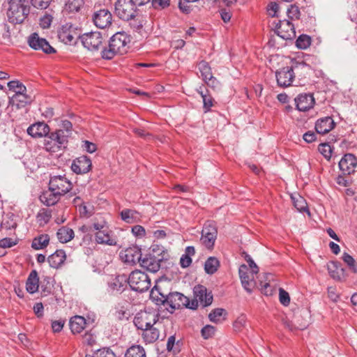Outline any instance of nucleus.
I'll use <instances>...</instances> for the list:
<instances>
[{
	"instance_id": "f257e3e1",
	"label": "nucleus",
	"mask_w": 357,
	"mask_h": 357,
	"mask_svg": "<svg viewBox=\"0 0 357 357\" xmlns=\"http://www.w3.org/2000/svg\"><path fill=\"white\" fill-rule=\"evenodd\" d=\"M239 277L243 289L251 294L257 285V280L259 282L261 291L266 295L272 294L275 284L273 283V276L265 273L261 275L258 269H238Z\"/></svg>"
},
{
	"instance_id": "f03ea898",
	"label": "nucleus",
	"mask_w": 357,
	"mask_h": 357,
	"mask_svg": "<svg viewBox=\"0 0 357 357\" xmlns=\"http://www.w3.org/2000/svg\"><path fill=\"white\" fill-rule=\"evenodd\" d=\"M130 38L124 32H117L109 40L108 48L102 51V57L112 59L116 54H123L127 52Z\"/></svg>"
},
{
	"instance_id": "7ed1b4c3",
	"label": "nucleus",
	"mask_w": 357,
	"mask_h": 357,
	"mask_svg": "<svg viewBox=\"0 0 357 357\" xmlns=\"http://www.w3.org/2000/svg\"><path fill=\"white\" fill-rule=\"evenodd\" d=\"M169 259V255L164 247L160 245H152L149 252L142 258L140 266L142 268H149L151 266L157 265L160 268L164 261Z\"/></svg>"
},
{
	"instance_id": "20e7f679",
	"label": "nucleus",
	"mask_w": 357,
	"mask_h": 357,
	"mask_svg": "<svg viewBox=\"0 0 357 357\" xmlns=\"http://www.w3.org/2000/svg\"><path fill=\"white\" fill-rule=\"evenodd\" d=\"M44 146L46 151L55 153L66 148L68 143V131L56 130L45 137Z\"/></svg>"
},
{
	"instance_id": "39448f33",
	"label": "nucleus",
	"mask_w": 357,
	"mask_h": 357,
	"mask_svg": "<svg viewBox=\"0 0 357 357\" xmlns=\"http://www.w3.org/2000/svg\"><path fill=\"white\" fill-rule=\"evenodd\" d=\"M24 1L10 0L7 16L10 22L20 24L24 22L29 13V8L24 5Z\"/></svg>"
},
{
	"instance_id": "423d86ee",
	"label": "nucleus",
	"mask_w": 357,
	"mask_h": 357,
	"mask_svg": "<svg viewBox=\"0 0 357 357\" xmlns=\"http://www.w3.org/2000/svg\"><path fill=\"white\" fill-rule=\"evenodd\" d=\"M128 284L132 290L144 292L150 288L151 280L146 273L140 269H135L130 274Z\"/></svg>"
},
{
	"instance_id": "0eeeda50",
	"label": "nucleus",
	"mask_w": 357,
	"mask_h": 357,
	"mask_svg": "<svg viewBox=\"0 0 357 357\" xmlns=\"http://www.w3.org/2000/svg\"><path fill=\"white\" fill-rule=\"evenodd\" d=\"M137 6L132 0H117L115 3V13L120 19L128 21L139 13Z\"/></svg>"
},
{
	"instance_id": "6e6552de",
	"label": "nucleus",
	"mask_w": 357,
	"mask_h": 357,
	"mask_svg": "<svg viewBox=\"0 0 357 357\" xmlns=\"http://www.w3.org/2000/svg\"><path fill=\"white\" fill-rule=\"evenodd\" d=\"M310 317V312L306 309H302L294 314L292 320L287 319L283 323L291 331L304 330L309 325Z\"/></svg>"
},
{
	"instance_id": "1a4fd4ad",
	"label": "nucleus",
	"mask_w": 357,
	"mask_h": 357,
	"mask_svg": "<svg viewBox=\"0 0 357 357\" xmlns=\"http://www.w3.org/2000/svg\"><path fill=\"white\" fill-rule=\"evenodd\" d=\"M159 314L154 310H144L138 312L134 318L135 326L142 331L146 330L158 321Z\"/></svg>"
},
{
	"instance_id": "9d476101",
	"label": "nucleus",
	"mask_w": 357,
	"mask_h": 357,
	"mask_svg": "<svg viewBox=\"0 0 357 357\" xmlns=\"http://www.w3.org/2000/svg\"><path fill=\"white\" fill-rule=\"evenodd\" d=\"M166 305H169L167 307L168 312L173 313L175 310L179 309L183 307L194 309V301L192 303V305H190V301L188 297L184 296L183 294L175 291L168 292Z\"/></svg>"
},
{
	"instance_id": "9b49d317",
	"label": "nucleus",
	"mask_w": 357,
	"mask_h": 357,
	"mask_svg": "<svg viewBox=\"0 0 357 357\" xmlns=\"http://www.w3.org/2000/svg\"><path fill=\"white\" fill-rule=\"evenodd\" d=\"M218 236V229L213 221L208 220L205 222L202 230L200 238L201 243L207 249L212 250Z\"/></svg>"
},
{
	"instance_id": "f8f14e48",
	"label": "nucleus",
	"mask_w": 357,
	"mask_h": 357,
	"mask_svg": "<svg viewBox=\"0 0 357 357\" xmlns=\"http://www.w3.org/2000/svg\"><path fill=\"white\" fill-rule=\"evenodd\" d=\"M80 38L84 47L91 51L98 50L103 41L102 36L98 31L86 33Z\"/></svg>"
},
{
	"instance_id": "ddd939ff",
	"label": "nucleus",
	"mask_w": 357,
	"mask_h": 357,
	"mask_svg": "<svg viewBox=\"0 0 357 357\" xmlns=\"http://www.w3.org/2000/svg\"><path fill=\"white\" fill-rule=\"evenodd\" d=\"M28 43L35 50H42L46 54L55 52V50L49 43L45 38H40L37 33H33L29 36Z\"/></svg>"
},
{
	"instance_id": "4468645a",
	"label": "nucleus",
	"mask_w": 357,
	"mask_h": 357,
	"mask_svg": "<svg viewBox=\"0 0 357 357\" xmlns=\"http://www.w3.org/2000/svg\"><path fill=\"white\" fill-rule=\"evenodd\" d=\"M49 185L50 189L63 195L71 189L72 183L64 176H54L51 177Z\"/></svg>"
},
{
	"instance_id": "2eb2a0df",
	"label": "nucleus",
	"mask_w": 357,
	"mask_h": 357,
	"mask_svg": "<svg viewBox=\"0 0 357 357\" xmlns=\"http://www.w3.org/2000/svg\"><path fill=\"white\" fill-rule=\"evenodd\" d=\"M121 260L130 266H134L139 262L140 264L142 257L141 249L137 246H132L120 252Z\"/></svg>"
},
{
	"instance_id": "dca6fc26",
	"label": "nucleus",
	"mask_w": 357,
	"mask_h": 357,
	"mask_svg": "<svg viewBox=\"0 0 357 357\" xmlns=\"http://www.w3.org/2000/svg\"><path fill=\"white\" fill-rule=\"evenodd\" d=\"M76 29L70 23L63 24L58 31L59 39L65 44H71L75 42L79 37Z\"/></svg>"
},
{
	"instance_id": "f3484780",
	"label": "nucleus",
	"mask_w": 357,
	"mask_h": 357,
	"mask_svg": "<svg viewBox=\"0 0 357 357\" xmlns=\"http://www.w3.org/2000/svg\"><path fill=\"white\" fill-rule=\"evenodd\" d=\"M275 28L277 34L284 40H291L296 36L294 26L289 20H279Z\"/></svg>"
},
{
	"instance_id": "a211bd4d",
	"label": "nucleus",
	"mask_w": 357,
	"mask_h": 357,
	"mask_svg": "<svg viewBox=\"0 0 357 357\" xmlns=\"http://www.w3.org/2000/svg\"><path fill=\"white\" fill-rule=\"evenodd\" d=\"M163 286V281L160 280L150 293V298L158 305H165L167 303V291L164 289Z\"/></svg>"
},
{
	"instance_id": "6ab92c4d",
	"label": "nucleus",
	"mask_w": 357,
	"mask_h": 357,
	"mask_svg": "<svg viewBox=\"0 0 357 357\" xmlns=\"http://www.w3.org/2000/svg\"><path fill=\"white\" fill-rule=\"evenodd\" d=\"M107 283L112 291L122 293L128 289V278L125 274L112 275Z\"/></svg>"
},
{
	"instance_id": "aec40b11",
	"label": "nucleus",
	"mask_w": 357,
	"mask_h": 357,
	"mask_svg": "<svg viewBox=\"0 0 357 357\" xmlns=\"http://www.w3.org/2000/svg\"><path fill=\"white\" fill-rule=\"evenodd\" d=\"M357 158L352 153L345 154L339 162V167L344 175H349L355 171Z\"/></svg>"
},
{
	"instance_id": "412c9836",
	"label": "nucleus",
	"mask_w": 357,
	"mask_h": 357,
	"mask_svg": "<svg viewBox=\"0 0 357 357\" xmlns=\"http://www.w3.org/2000/svg\"><path fill=\"white\" fill-rule=\"evenodd\" d=\"M112 20V14L107 9H100L93 15L94 24L100 29H105L111 25Z\"/></svg>"
},
{
	"instance_id": "4be33fe9",
	"label": "nucleus",
	"mask_w": 357,
	"mask_h": 357,
	"mask_svg": "<svg viewBox=\"0 0 357 357\" xmlns=\"http://www.w3.org/2000/svg\"><path fill=\"white\" fill-rule=\"evenodd\" d=\"M91 167L92 162L91 159L86 155H82L73 160L71 169L77 174H86L91 170Z\"/></svg>"
},
{
	"instance_id": "5701e85b",
	"label": "nucleus",
	"mask_w": 357,
	"mask_h": 357,
	"mask_svg": "<svg viewBox=\"0 0 357 357\" xmlns=\"http://www.w3.org/2000/svg\"><path fill=\"white\" fill-rule=\"evenodd\" d=\"M194 295L196 302H199L203 307L208 306L213 302V295L211 292H207L204 286H195L194 287Z\"/></svg>"
},
{
	"instance_id": "b1692460",
	"label": "nucleus",
	"mask_w": 357,
	"mask_h": 357,
	"mask_svg": "<svg viewBox=\"0 0 357 357\" xmlns=\"http://www.w3.org/2000/svg\"><path fill=\"white\" fill-rule=\"evenodd\" d=\"M278 84L282 87H287L291 85L294 75L291 71L289 66L284 67L276 72Z\"/></svg>"
},
{
	"instance_id": "393cba45",
	"label": "nucleus",
	"mask_w": 357,
	"mask_h": 357,
	"mask_svg": "<svg viewBox=\"0 0 357 357\" xmlns=\"http://www.w3.org/2000/svg\"><path fill=\"white\" fill-rule=\"evenodd\" d=\"M294 100L297 109L301 112L308 111L314 105V98L312 94H300Z\"/></svg>"
},
{
	"instance_id": "a878e982",
	"label": "nucleus",
	"mask_w": 357,
	"mask_h": 357,
	"mask_svg": "<svg viewBox=\"0 0 357 357\" xmlns=\"http://www.w3.org/2000/svg\"><path fill=\"white\" fill-rule=\"evenodd\" d=\"M50 131L49 126L44 122L35 123L27 128V133L35 138L45 137Z\"/></svg>"
},
{
	"instance_id": "bb28decb",
	"label": "nucleus",
	"mask_w": 357,
	"mask_h": 357,
	"mask_svg": "<svg viewBox=\"0 0 357 357\" xmlns=\"http://www.w3.org/2000/svg\"><path fill=\"white\" fill-rule=\"evenodd\" d=\"M33 101V97L26 93V91H21L15 93L9 100V103L16 105L17 108L24 107Z\"/></svg>"
},
{
	"instance_id": "cd10ccee",
	"label": "nucleus",
	"mask_w": 357,
	"mask_h": 357,
	"mask_svg": "<svg viewBox=\"0 0 357 357\" xmlns=\"http://www.w3.org/2000/svg\"><path fill=\"white\" fill-rule=\"evenodd\" d=\"M112 231L108 227L95 234V239L98 244H105L108 245H116L117 241L111 235Z\"/></svg>"
},
{
	"instance_id": "c85d7f7f",
	"label": "nucleus",
	"mask_w": 357,
	"mask_h": 357,
	"mask_svg": "<svg viewBox=\"0 0 357 357\" xmlns=\"http://www.w3.org/2000/svg\"><path fill=\"white\" fill-rule=\"evenodd\" d=\"M335 126L333 119L330 116L319 119L315 124V129L317 133L326 134L330 132Z\"/></svg>"
},
{
	"instance_id": "c756f323",
	"label": "nucleus",
	"mask_w": 357,
	"mask_h": 357,
	"mask_svg": "<svg viewBox=\"0 0 357 357\" xmlns=\"http://www.w3.org/2000/svg\"><path fill=\"white\" fill-rule=\"evenodd\" d=\"M291 71L293 72L294 77L298 76L300 78L305 77L308 73L310 67L304 61H291V65L289 66Z\"/></svg>"
},
{
	"instance_id": "7c9ffc66",
	"label": "nucleus",
	"mask_w": 357,
	"mask_h": 357,
	"mask_svg": "<svg viewBox=\"0 0 357 357\" xmlns=\"http://www.w3.org/2000/svg\"><path fill=\"white\" fill-rule=\"evenodd\" d=\"M69 325L73 333H80L85 328L86 321L84 317L76 315L70 319Z\"/></svg>"
},
{
	"instance_id": "2f4dec72",
	"label": "nucleus",
	"mask_w": 357,
	"mask_h": 357,
	"mask_svg": "<svg viewBox=\"0 0 357 357\" xmlns=\"http://www.w3.org/2000/svg\"><path fill=\"white\" fill-rule=\"evenodd\" d=\"M61 196L56 192H54L53 190L49 188L48 190L42 193L40 196V200L47 206H53L58 202Z\"/></svg>"
},
{
	"instance_id": "473e14b6",
	"label": "nucleus",
	"mask_w": 357,
	"mask_h": 357,
	"mask_svg": "<svg viewBox=\"0 0 357 357\" xmlns=\"http://www.w3.org/2000/svg\"><path fill=\"white\" fill-rule=\"evenodd\" d=\"M66 258L65 252L63 250H58L49 256L48 262L51 268H59L63 264Z\"/></svg>"
},
{
	"instance_id": "72a5a7b5",
	"label": "nucleus",
	"mask_w": 357,
	"mask_h": 357,
	"mask_svg": "<svg viewBox=\"0 0 357 357\" xmlns=\"http://www.w3.org/2000/svg\"><path fill=\"white\" fill-rule=\"evenodd\" d=\"M38 282L39 279L38 278L37 272L36 270H33L30 273L26 283V289L27 291L30 294L36 292L39 287Z\"/></svg>"
},
{
	"instance_id": "f704fd0d",
	"label": "nucleus",
	"mask_w": 357,
	"mask_h": 357,
	"mask_svg": "<svg viewBox=\"0 0 357 357\" xmlns=\"http://www.w3.org/2000/svg\"><path fill=\"white\" fill-rule=\"evenodd\" d=\"M56 236L61 243H67L71 241L75 236L74 231L68 227H62L58 229Z\"/></svg>"
},
{
	"instance_id": "c9c22d12",
	"label": "nucleus",
	"mask_w": 357,
	"mask_h": 357,
	"mask_svg": "<svg viewBox=\"0 0 357 357\" xmlns=\"http://www.w3.org/2000/svg\"><path fill=\"white\" fill-rule=\"evenodd\" d=\"M160 336V331L158 328L151 326L146 330H144L143 337L146 342L152 343L155 342Z\"/></svg>"
},
{
	"instance_id": "e433bc0d",
	"label": "nucleus",
	"mask_w": 357,
	"mask_h": 357,
	"mask_svg": "<svg viewBox=\"0 0 357 357\" xmlns=\"http://www.w3.org/2000/svg\"><path fill=\"white\" fill-rule=\"evenodd\" d=\"M50 241V237L47 234H41L33 238L31 247L35 250H40L45 248Z\"/></svg>"
},
{
	"instance_id": "4c0bfd02",
	"label": "nucleus",
	"mask_w": 357,
	"mask_h": 357,
	"mask_svg": "<svg viewBox=\"0 0 357 357\" xmlns=\"http://www.w3.org/2000/svg\"><path fill=\"white\" fill-rule=\"evenodd\" d=\"M226 315L227 312L225 309L215 308L209 313L208 319L212 322L219 323L225 319Z\"/></svg>"
},
{
	"instance_id": "58836bf2",
	"label": "nucleus",
	"mask_w": 357,
	"mask_h": 357,
	"mask_svg": "<svg viewBox=\"0 0 357 357\" xmlns=\"http://www.w3.org/2000/svg\"><path fill=\"white\" fill-rule=\"evenodd\" d=\"M125 357H146V352L143 347L133 345L127 349Z\"/></svg>"
},
{
	"instance_id": "ea45409f",
	"label": "nucleus",
	"mask_w": 357,
	"mask_h": 357,
	"mask_svg": "<svg viewBox=\"0 0 357 357\" xmlns=\"http://www.w3.org/2000/svg\"><path fill=\"white\" fill-rule=\"evenodd\" d=\"M291 197L295 208L298 211H308L307 203L303 197L297 195L295 196H291Z\"/></svg>"
},
{
	"instance_id": "a19ab883",
	"label": "nucleus",
	"mask_w": 357,
	"mask_h": 357,
	"mask_svg": "<svg viewBox=\"0 0 357 357\" xmlns=\"http://www.w3.org/2000/svg\"><path fill=\"white\" fill-rule=\"evenodd\" d=\"M198 68L204 81H206L208 78L212 77L211 68L206 61H202L199 62Z\"/></svg>"
},
{
	"instance_id": "79ce46f5",
	"label": "nucleus",
	"mask_w": 357,
	"mask_h": 357,
	"mask_svg": "<svg viewBox=\"0 0 357 357\" xmlns=\"http://www.w3.org/2000/svg\"><path fill=\"white\" fill-rule=\"evenodd\" d=\"M92 227L94 230L100 231L108 227L107 222L101 215H96L93 219Z\"/></svg>"
},
{
	"instance_id": "37998d69",
	"label": "nucleus",
	"mask_w": 357,
	"mask_h": 357,
	"mask_svg": "<svg viewBox=\"0 0 357 357\" xmlns=\"http://www.w3.org/2000/svg\"><path fill=\"white\" fill-rule=\"evenodd\" d=\"M137 212L130 209H124L121 212V219L127 223L132 224L136 221Z\"/></svg>"
},
{
	"instance_id": "c03bdc74",
	"label": "nucleus",
	"mask_w": 357,
	"mask_h": 357,
	"mask_svg": "<svg viewBox=\"0 0 357 357\" xmlns=\"http://www.w3.org/2000/svg\"><path fill=\"white\" fill-rule=\"evenodd\" d=\"M311 44V38L307 35H301L296 41V45L301 50L307 49Z\"/></svg>"
},
{
	"instance_id": "a18cd8bd",
	"label": "nucleus",
	"mask_w": 357,
	"mask_h": 357,
	"mask_svg": "<svg viewBox=\"0 0 357 357\" xmlns=\"http://www.w3.org/2000/svg\"><path fill=\"white\" fill-rule=\"evenodd\" d=\"M8 86L10 91H13L15 93L26 91V86L18 80H13L8 82Z\"/></svg>"
},
{
	"instance_id": "49530a36",
	"label": "nucleus",
	"mask_w": 357,
	"mask_h": 357,
	"mask_svg": "<svg viewBox=\"0 0 357 357\" xmlns=\"http://www.w3.org/2000/svg\"><path fill=\"white\" fill-rule=\"evenodd\" d=\"M329 275L335 280L340 282L344 280L347 277L345 269H331Z\"/></svg>"
},
{
	"instance_id": "de8ad7c7",
	"label": "nucleus",
	"mask_w": 357,
	"mask_h": 357,
	"mask_svg": "<svg viewBox=\"0 0 357 357\" xmlns=\"http://www.w3.org/2000/svg\"><path fill=\"white\" fill-rule=\"evenodd\" d=\"M318 150L326 160H329L331 159L333 149L332 147L328 144H321L319 146Z\"/></svg>"
},
{
	"instance_id": "09e8293b",
	"label": "nucleus",
	"mask_w": 357,
	"mask_h": 357,
	"mask_svg": "<svg viewBox=\"0 0 357 357\" xmlns=\"http://www.w3.org/2000/svg\"><path fill=\"white\" fill-rule=\"evenodd\" d=\"M132 20V22L131 23V25L136 31L140 30L146 22L144 17L139 13H137L136 16Z\"/></svg>"
},
{
	"instance_id": "8fccbe9b",
	"label": "nucleus",
	"mask_w": 357,
	"mask_h": 357,
	"mask_svg": "<svg viewBox=\"0 0 357 357\" xmlns=\"http://www.w3.org/2000/svg\"><path fill=\"white\" fill-rule=\"evenodd\" d=\"M287 14L289 20H294L299 19L301 13L298 6L291 4L287 8Z\"/></svg>"
},
{
	"instance_id": "3c124183",
	"label": "nucleus",
	"mask_w": 357,
	"mask_h": 357,
	"mask_svg": "<svg viewBox=\"0 0 357 357\" xmlns=\"http://www.w3.org/2000/svg\"><path fill=\"white\" fill-rule=\"evenodd\" d=\"M247 322V318L245 314H241L234 322L233 326L236 331H241Z\"/></svg>"
},
{
	"instance_id": "603ef678",
	"label": "nucleus",
	"mask_w": 357,
	"mask_h": 357,
	"mask_svg": "<svg viewBox=\"0 0 357 357\" xmlns=\"http://www.w3.org/2000/svg\"><path fill=\"white\" fill-rule=\"evenodd\" d=\"M216 331L215 327L211 325L205 326L201 331L204 339L207 340L212 337Z\"/></svg>"
},
{
	"instance_id": "864d4df0",
	"label": "nucleus",
	"mask_w": 357,
	"mask_h": 357,
	"mask_svg": "<svg viewBox=\"0 0 357 357\" xmlns=\"http://www.w3.org/2000/svg\"><path fill=\"white\" fill-rule=\"evenodd\" d=\"M37 218L40 224L47 223L51 218V212L46 209H42L38 213Z\"/></svg>"
},
{
	"instance_id": "5fc2aeb1",
	"label": "nucleus",
	"mask_w": 357,
	"mask_h": 357,
	"mask_svg": "<svg viewBox=\"0 0 357 357\" xmlns=\"http://www.w3.org/2000/svg\"><path fill=\"white\" fill-rule=\"evenodd\" d=\"M52 0H31V4L33 7L38 9H46Z\"/></svg>"
},
{
	"instance_id": "6e6d98bb",
	"label": "nucleus",
	"mask_w": 357,
	"mask_h": 357,
	"mask_svg": "<svg viewBox=\"0 0 357 357\" xmlns=\"http://www.w3.org/2000/svg\"><path fill=\"white\" fill-rule=\"evenodd\" d=\"M82 148L90 153H93L97 150L96 144L87 140L82 142Z\"/></svg>"
},
{
	"instance_id": "4d7b16f0",
	"label": "nucleus",
	"mask_w": 357,
	"mask_h": 357,
	"mask_svg": "<svg viewBox=\"0 0 357 357\" xmlns=\"http://www.w3.org/2000/svg\"><path fill=\"white\" fill-rule=\"evenodd\" d=\"M279 299L280 303L284 305H288L290 303V297L289 294L283 289L279 290Z\"/></svg>"
},
{
	"instance_id": "13d9d810",
	"label": "nucleus",
	"mask_w": 357,
	"mask_h": 357,
	"mask_svg": "<svg viewBox=\"0 0 357 357\" xmlns=\"http://www.w3.org/2000/svg\"><path fill=\"white\" fill-rule=\"evenodd\" d=\"M220 266V261L215 257H208L204 263V268H218Z\"/></svg>"
},
{
	"instance_id": "bf43d9fd",
	"label": "nucleus",
	"mask_w": 357,
	"mask_h": 357,
	"mask_svg": "<svg viewBox=\"0 0 357 357\" xmlns=\"http://www.w3.org/2000/svg\"><path fill=\"white\" fill-rule=\"evenodd\" d=\"M206 84L213 89L214 90H219L220 89V82L212 75V77L208 78L206 81H204Z\"/></svg>"
},
{
	"instance_id": "052dcab7",
	"label": "nucleus",
	"mask_w": 357,
	"mask_h": 357,
	"mask_svg": "<svg viewBox=\"0 0 357 357\" xmlns=\"http://www.w3.org/2000/svg\"><path fill=\"white\" fill-rule=\"evenodd\" d=\"M203 104H204V109H205V112H208L211 109L212 107L213 99L210 95L207 96H203Z\"/></svg>"
},
{
	"instance_id": "680f3d73",
	"label": "nucleus",
	"mask_w": 357,
	"mask_h": 357,
	"mask_svg": "<svg viewBox=\"0 0 357 357\" xmlns=\"http://www.w3.org/2000/svg\"><path fill=\"white\" fill-rule=\"evenodd\" d=\"M52 22V17L50 15H45L40 20V25L43 29L49 28Z\"/></svg>"
},
{
	"instance_id": "e2e57ef3",
	"label": "nucleus",
	"mask_w": 357,
	"mask_h": 357,
	"mask_svg": "<svg viewBox=\"0 0 357 357\" xmlns=\"http://www.w3.org/2000/svg\"><path fill=\"white\" fill-rule=\"evenodd\" d=\"M170 0H153L152 5L155 8H165L169 6Z\"/></svg>"
},
{
	"instance_id": "0e129e2a",
	"label": "nucleus",
	"mask_w": 357,
	"mask_h": 357,
	"mask_svg": "<svg viewBox=\"0 0 357 357\" xmlns=\"http://www.w3.org/2000/svg\"><path fill=\"white\" fill-rule=\"evenodd\" d=\"M342 259L344 261V263L350 268H354V266H356L355 259L348 253H343Z\"/></svg>"
},
{
	"instance_id": "69168bd1",
	"label": "nucleus",
	"mask_w": 357,
	"mask_h": 357,
	"mask_svg": "<svg viewBox=\"0 0 357 357\" xmlns=\"http://www.w3.org/2000/svg\"><path fill=\"white\" fill-rule=\"evenodd\" d=\"M96 355L97 357H116L114 353L109 348L99 350Z\"/></svg>"
},
{
	"instance_id": "338daca9",
	"label": "nucleus",
	"mask_w": 357,
	"mask_h": 357,
	"mask_svg": "<svg viewBox=\"0 0 357 357\" xmlns=\"http://www.w3.org/2000/svg\"><path fill=\"white\" fill-rule=\"evenodd\" d=\"M132 232L137 237H143L145 236V229L141 225H135L132 228Z\"/></svg>"
},
{
	"instance_id": "774afa93",
	"label": "nucleus",
	"mask_w": 357,
	"mask_h": 357,
	"mask_svg": "<svg viewBox=\"0 0 357 357\" xmlns=\"http://www.w3.org/2000/svg\"><path fill=\"white\" fill-rule=\"evenodd\" d=\"M278 9H279V6L277 3L275 2H271L268 6V15L271 17H275L277 15V13L278 11Z\"/></svg>"
}]
</instances>
